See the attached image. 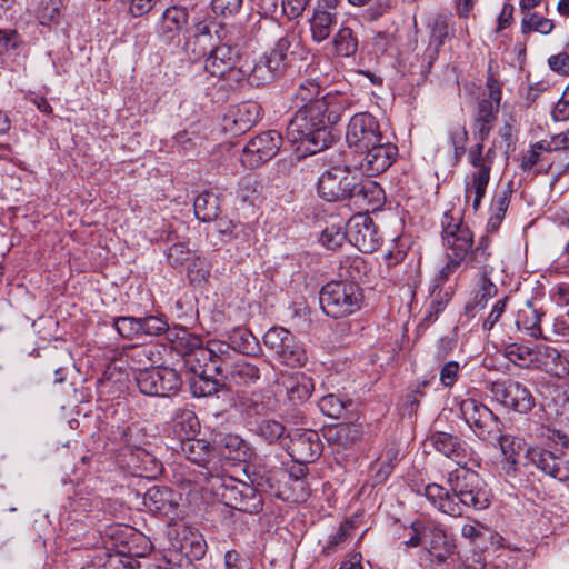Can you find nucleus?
Masks as SVG:
<instances>
[{
    "instance_id": "nucleus-1",
    "label": "nucleus",
    "mask_w": 569,
    "mask_h": 569,
    "mask_svg": "<svg viewBox=\"0 0 569 569\" xmlns=\"http://www.w3.org/2000/svg\"><path fill=\"white\" fill-rule=\"evenodd\" d=\"M320 86L313 79L303 80L295 91L292 102L297 108L287 124L286 138L297 144L300 157L315 154L329 148L333 142L330 126L340 121L343 112L352 106L351 99L340 92L322 97Z\"/></svg>"
},
{
    "instance_id": "nucleus-2",
    "label": "nucleus",
    "mask_w": 569,
    "mask_h": 569,
    "mask_svg": "<svg viewBox=\"0 0 569 569\" xmlns=\"http://www.w3.org/2000/svg\"><path fill=\"white\" fill-rule=\"evenodd\" d=\"M433 448L462 467L448 473L446 487L429 483L425 496L439 511L461 517L470 510H483L489 507L490 493L478 473L465 468L467 465V446L458 437L447 432H435L430 438Z\"/></svg>"
},
{
    "instance_id": "nucleus-3",
    "label": "nucleus",
    "mask_w": 569,
    "mask_h": 569,
    "mask_svg": "<svg viewBox=\"0 0 569 569\" xmlns=\"http://www.w3.org/2000/svg\"><path fill=\"white\" fill-rule=\"evenodd\" d=\"M488 97L481 98L477 104L473 130L475 138L478 143L471 148L468 158L469 162L478 171L473 173L472 178H489L492 159V150L489 149L486 156H482L483 142L488 139L496 121L501 101V88L493 77L487 80Z\"/></svg>"
},
{
    "instance_id": "nucleus-4",
    "label": "nucleus",
    "mask_w": 569,
    "mask_h": 569,
    "mask_svg": "<svg viewBox=\"0 0 569 569\" xmlns=\"http://www.w3.org/2000/svg\"><path fill=\"white\" fill-rule=\"evenodd\" d=\"M441 226L446 262L435 276L433 286L436 288H441L462 266L473 246V233L463 222L460 211H447L442 217Z\"/></svg>"
},
{
    "instance_id": "nucleus-5",
    "label": "nucleus",
    "mask_w": 569,
    "mask_h": 569,
    "mask_svg": "<svg viewBox=\"0 0 569 569\" xmlns=\"http://www.w3.org/2000/svg\"><path fill=\"white\" fill-rule=\"evenodd\" d=\"M499 443L505 459L511 465L518 463L520 458L525 457L530 463L552 478L559 480L568 478L569 471L565 461L552 452L539 448H528L523 439L510 435L501 436Z\"/></svg>"
},
{
    "instance_id": "nucleus-6",
    "label": "nucleus",
    "mask_w": 569,
    "mask_h": 569,
    "mask_svg": "<svg viewBox=\"0 0 569 569\" xmlns=\"http://www.w3.org/2000/svg\"><path fill=\"white\" fill-rule=\"evenodd\" d=\"M207 485L213 496L227 507L248 513H257L262 509V499L256 488L224 475L221 470L208 478Z\"/></svg>"
},
{
    "instance_id": "nucleus-7",
    "label": "nucleus",
    "mask_w": 569,
    "mask_h": 569,
    "mask_svg": "<svg viewBox=\"0 0 569 569\" xmlns=\"http://www.w3.org/2000/svg\"><path fill=\"white\" fill-rule=\"evenodd\" d=\"M363 295L355 281H331L320 291V305L332 318L347 317L361 308Z\"/></svg>"
},
{
    "instance_id": "nucleus-8",
    "label": "nucleus",
    "mask_w": 569,
    "mask_h": 569,
    "mask_svg": "<svg viewBox=\"0 0 569 569\" xmlns=\"http://www.w3.org/2000/svg\"><path fill=\"white\" fill-rule=\"evenodd\" d=\"M263 343L283 365L301 367L307 361L303 346L283 327L270 328L263 336Z\"/></svg>"
},
{
    "instance_id": "nucleus-9",
    "label": "nucleus",
    "mask_w": 569,
    "mask_h": 569,
    "mask_svg": "<svg viewBox=\"0 0 569 569\" xmlns=\"http://www.w3.org/2000/svg\"><path fill=\"white\" fill-rule=\"evenodd\" d=\"M136 381L140 392L151 397H169L181 387L178 372L166 366L138 369Z\"/></svg>"
},
{
    "instance_id": "nucleus-10",
    "label": "nucleus",
    "mask_w": 569,
    "mask_h": 569,
    "mask_svg": "<svg viewBox=\"0 0 569 569\" xmlns=\"http://www.w3.org/2000/svg\"><path fill=\"white\" fill-rule=\"evenodd\" d=\"M382 141L378 120L369 112H359L351 117L347 130L346 142L355 152L363 153Z\"/></svg>"
},
{
    "instance_id": "nucleus-11",
    "label": "nucleus",
    "mask_w": 569,
    "mask_h": 569,
    "mask_svg": "<svg viewBox=\"0 0 569 569\" xmlns=\"http://www.w3.org/2000/svg\"><path fill=\"white\" fill-rule=\"evenodd\" d=\"M492 397L505 408L518 413L529 412L536 405L531 391L515 380H498L490 385Z\"/></svg>"
},
{
    "instance_id": "nucleus-12",
    "label": "nucleus",
    "mask_w": 569,
    "mask_h": 569,
    "mask_svg": "<svg viewBox=\"0 0 569 569\" xmlns=\"http://www.w3.org/2000/svg\"><path fill=\"white\" fill-rule=\"evenodd\" d=\"M459 410L465 421L481 439L489 438L500 431L498 417L483 403L475 398H466L460 401Z\"/></svg>"
},
{
    "instance_id": "nucleus-13",
    "label": "nucleus",
    "mask_w": 569,
    "mask_h": 569,
    "mask_svg": "<svg viewBox=\"0 0 569 569\" xmlns=\"http://www.w3.org/2000/svg\"><path fill=\"white\" fill-rule=\"evenodd\" d=\"M282 143V136L276 130H269L252 138L243 148L241 163L250 169L261 166L273 158Z\"/></svg>"
},
{
    "instance_id": "nucleus-14",
    "label": "nucleus",
    "mask_w": 569,
    "mask_h": 569,
    "mask_svg": "<svg viewBox=\"0 0 569 569\" xmlns=\"http://www.w3.org/2000/svg\"><path fill=\"white\" fill-rule=\"evenodd\" d=\"M456 541L440 525L428 521L427 533L423 538V550L433 565H443L456 553Z\"/></svg>"
},
{
    "instance_id": "nucleus-15",
    "label": "nucleus",
    "mask_w": 569,
    "mask_h": 569,
    "mask_svg": "<svg viewBox=\"0 0 569 569\" xmlns=\"http://www.w3.org/2000/svg\"><path fill=\"white\" fill-rule=\"evenodd\" d=\"M347 234L349 241L361 252H372L380 246L373 220L363 213L351 217L347 223Z\"/></svg>"
},
{
    "instance_id": "nucleus-16",
    "label": "nucleus",
    "mask_w": 569,
    "mask_h": 569,
    "mask_svg": "<svg viewBox=\"0 0 569 569\" xmlns=\"http://www.w3.org/2000/svg\"><path fill=\"white\" fill-rule=\"evenodd\" d=\"M180 451L189 461L206 470V481L220 470L216 448L204 439L192 437L182 440V442H180Z\"/></svg>"
},
{
    "instance_id": "nucleus-17",
    "label": "nucleus",
    "mask_w": 569,
    "mask_h": 569,
    "mask_svg": "<svg viewBox=\"0 0 569 569\" xmlns=\"http://www.w3.org/2000/svg\"><path fill=\"white\" fill-rule=\"evenodd\" d=\"M287 445L290 457L299 462L307 463L316 460L321 452L319 435L312 430H295L288 435Z\"/></svg>"
},
{
    "instance_id": "nucleus-18",
    "label": "nucleus",
    "mask_w": 569,
    "mask_h": 569,
    "mask_svg": "<svg viewBox=\"0 0 569 569\" xmlns=\"http://www.w3.org/2000/svg\"><path fill=\"white\" fill-rule=\"evenodd\" d=\"M397 152L396 146L382 141L368 150H363L365 158L360 162L361 172L366 178H375L381 174L391 166Z\"/></svg>"
},
{
    "instance_id": "nucleus-19",
    "label": "nucleus",
    "mask_w": 569,
    "mask_h": 569,
    "mask_svg": "<svg viewBox=\"0 0 569 569\" xmlns=\"http://www.w3.org/2000/svg\"><path fill=\"white\" fill-rule=\"evenodd\" d=\"M240 52L229 41L213 46L206 59L204 69L213 77H222L233 64L239 63Z\"/></svg>"
},
{
    "instance_id": "nucleus-20",
    "label": "nucleus",
    "mask_w": 569,
    "mask_h": 569,
    "mask_svg": "<svg viewBox=\"0 0 569 569\" xmlns=\"http://www.w3.org/2000/svg\"><path fill=\"white\" fill-rule=\"evenodd\" d=\"M180 496L172 489L163 486H153L144 493V506L154 513L170 516L179 507Z\"/></svg>"
},
{
    "instance_id": "nucleus-21",
    "label": "nucleus",
    "mask_w": 569,
    "mask_h": 569,
    "mask_svg": "<svg viewBox=\"0 0 569 569\" xmlns=\"http://www.w3.org/2000/svg\"><path fill=\"white\" fill-rule=\"evenodd\" d=\"M355 202L360 207H371L372 210L379 208L385 201V191L376 180H359L351 183V194Z\"/></svg>"
},
{
    "instance_id": "nucleus-22",
    "label": "nucleus",
    "mask_w": 569,
    "mask_h": 569,
    "mask_svg": "<svg viewBox=\"0 0 569 569\" xmlns=\"http://www.w3.org/2000/svg\"><path fill=\"white\" fill-rule=\"evenodd\" d=\"M535 369L543 370L556 377H563L569 372V365L557 349L550 346H537Z\"/></svg>"
},
{
    "instance_id": "nucleus-23",
    "label": "nucleus",
    "mask_w": 569,
    "mask_h": 569,
    "mask_svg": "<svg viewBox=\"0 0 569 569\" xmlns=\"http://www.w3.org/2000/svg\"><path fill=\"white\" fill-rule=\"evenodd\" d=\"M217 449L222 458L236 462H246L252 455L247 441L233 433L220 436Z\"/></svg>"
},
{
    "instance_id": "nucleus-24",
    "label": "nucleus",
    "mask_w": 569,
    "mask_h": 569,
    "mask_svg": "<svg viewBox=\"0 0 569 569\" xmlns=\"http://www.w3.org/2000/svg\"><path fill=\"white\" fill-rule=\"evenodd\" d=\"M281 383L286 389L288 399L293 405L307 401L315 388L312 378L302 372H295L284 377Z\"/></svg>"
},
{
    "instance_id": "nucleus-25",
    "label": "nucleus",
    "mask_w": 569,
    "mask_h": 569,
    "mask_svg": "<svg viewBox=\"0 0 569 569\" xmlns=\"http://www.w3.org/2000/svg\"><path fill=\"white\" fill-rule=\"evenodd\" d=\"M261 106L256 101H244L231 111L233 127L230 128L234 133H243L250 130L261 118Z\"/></svg>"
},
{
    "instance_id": "nucleus-26",
    "label": "nucleus",
    "mask_w": 569,
    "mask_h": 569,
    "mask_svg": "<svg viewBox=\"0 0 569 569\" xmlns=\"http://www.w3.org/2000/svg\"><path fill=\"white\" fill-rule=\"evenodd\" d=\"M295 41L296 37L293 34H286L278 39L270 52L261 57L277 77L286 70L288 66V53Z\"/></svg>"
},
{
    "instance_id": "nucleus-27",
    "label": "nucleus",
    "mask_w": 569,
    "mask_h": 569,
    "mask_svg": "<svg viewBox=\"0 0 569 569\" xmlns=\"http://www.w3.org/2000/svg\"><path fill=\"white\" fill-rule=\"evenodd\" d=\"M336 22V13L326 10L321 4H318L309 20L312 40L318 43L327 40L330 37L332 27Z\"/></svg>"
},
{
    "instance_id": "nucleus-28",
    "label": "nucleus",
    "mask_w": 569,
    "mask_h": 569,
    "mask_svg": "<svg viewBox=\"0 0 569 569\" xmlns=\"http://www.w3.org/2000/svg\"><path fill=\"white\" fill-rule=\"evenodd\" d=\"M449 26L450 18L448 16L439 14L430 23V39L428 48L426 49V54L430 62H432L438 53L440 48L443 46L445 40L449 36Z\"/></svg>"
},
{
    "instance_id": "nucleus-29",
    "label": "nucleus",
    "mask_w": 569,
    "mask_h": 569,
    "mask_svg": "<svg viewBox=\"0 0 569 569\" xmlns=\"http://www.w3.org/2000/svg\"><path fill=\"white\" fill-rule=\"evenodd\" d=\"M268 405V397L260 391H243L233 398L234 408L249 417L263 415Z\"/></svg>"
},
{
    "instance_id": "nucleus-30",
    "label": "nucleus",
    "mask_w": 569,
    "mask_h": 569,
    "mask_svg": "<svg viewBox=\"0 0 569 569\" xmlns=\"http://www.w3.org/2000/svg\"><path fill=\"white\" fill-rule=\"evenodd\" d=\"M198 429L199 420L192 410H176L171 419V430L180 442H182V440L192 438V436L197 432Z\"/></svg>"
},
{
    "instance_id": "nucleus-31",
    "label": "nucleus",
    "mask_w": 569,
    "mask_h": 569,
    "mask_svg": "<svg viewBox=\"0 0 569 569\" xmlns=\"http://www.w3.org/2000/svg\"><path fill=\"white\" fill-rule=\"evenodd\" d=\"M212 356V370L223 376L233 363L234 350L229 342L222 340H210L207 342Z\"/></svg>"
},
{
    "instance_id": "nucleus-32",
    "label": "nucleus",
    "mask_w": 569,
    "mask_h": 569,
    "mask_svg": "<svg viewBox=\"0 0 569 569\" xmlns=\"http://www.w3.org/2000/svg\"><path fill=\"white\" fill-rule=\"evenodd\" d=\"M503 355L516 366L535 369L537 360V347L512 342L505 346Z\"/></svg>"
},
{
    "instance_id": "nucleus-33",
    "label": "nucleus",
    "mask_w": 569,
    "mask_h": 569,
    "mask_svg": "<svg viewBox=\"0 0 569 569\" xmlns=\"http://www.w3.org/2000/svg\"><path fill=\"white\" fill-rule=\"evenodd\" d=\"M188 10L184 7H169L162 13V33L167 34L168 39H173L174 36L187 24Z\"/></svg>"
},
{
    "instance_id": "nucleus-34",
    "label": "nucleus",
    "mask_w": 569,
    "mask_h": 569,
    "mask_svg": "<svg viewBox=\"0 0 569 569\" xmlns=\"http://www.w3.org/2000/svg\"><path fill=\"white\" fill-rule=\"evenodd\" d=\"M318 194L326 201H340L351 194V182L349 180H318Z\"/></svg>"
},
{
    "instance_id": "nucleus-35",
    "label": "nucleus",
    "mask_w": 569,
    "mask_h": 569,
    "mask_svg": "<svg viewBox=\"0 0 569 569\" xmlns=\"http://www.w3.org/2000/svg\"><path fill=\"white\" fill-rule=\"evenodd\" d=\"M184 363L198 378L214 373L212 370V356L208 343L197 351L190 352L189 356L186 357Z\"/></svg>"
},
{
    "instance_id": "nucleus-36",
    "label": "nucleus",
    "mask_w": 569,
    "mask_h": 569,
    "mask_svg": "<svg viewBox=\"0 0 569 569\" xmlns=\"http://www.w3.org/2000/svg\"><path fill=\"white\" fill-rule=\"evenodd\" d=\"M489 239L483 237L479 240L477 247L471 252L469 264L471 268L477 269L481 277H490L493 271V267L489 263L491 252L489 248Z\"/></svg>"
},
{
    "instance_id": "nucleus-37",
    "label": "nucleus",
    "mask_w": 569,
    "mask_h": 569,
    "mask_svg": "<svg viewBox=\"0 0 569 569\" xmlns=\"http://www.w3.org/2000/svg\"><path fill=\"white\" fill-rule=\"evenodd\" d=\"M224 375L229 376L234 383L240 386L252 385L260 378L258 367L244 360L233 362Z\"/></svg>"
},
{
    "instance_id": "nucleus-38",
    "label": "nucleus",
    "mask_w": 569,
    "mask_h": 569,
    "mask_svg": "<svg viewBox=\"0 0 569 569\" xmlns=\"http://www.w3.org/2000/svg\"><path fill=\"white\" fill-rule=\"evenodd\" d=\"M130 463L140 476L147 478L154 477L161 470V466L157 459L142 448L136 449V452L131 453Z\"/></svg>"
},
{
    "instance_id": "nucleus-39",
    "label": "nucleus",
    "mask_w": 569,
    "mask_h": 569,
    "mask_svg": "<svg viewBox=\"0 0 569 569\" xmlns=\"http://www.w3.org/2000/svg\"><path fill=\"white\" fill-rule=\"evenodd\" d=\"M541 316L542 313L528 302L523 309L519 310L516 325L518 329L525 330L531 337H538L541 333Z\"/></svg>"
},
{
    "instance_id": "nucleus-40",
    "label": "nucleus",
    "mask_w": 569,
    "mask_h": 569,
    "mask_svg": "<svg viewBox=\"0 0 569 569\" xmlns=\"http://www.w3.org/2000/svg\"><path fill=\"white\" fill-rule=\"evenodd\" d=\"M332 44L341 57H352L358 50V38L349 27H341L335 34Z\"/></svg>"
},
{
    "instance_id": "nucleus-41",
    "label": "nucleus",
    "mask_w": 569,
    "mask_h": 569,
    "mask_svg": "<svg viewBox=\"0 0 569 569\" xmlns=\"http://www.w3.org/2000/svg\"><path fill=\"white\" fill-rule=\"evenodd\" d=\"M230 346L237 353L251 355L258 347L256 337L244 328H237L229 336Z\"/></svg>"
},
{
    "instance_id": "nucleus-42",
    "label": "nucleus",
    "mask_w": 569,
    "mask_h": 569,
    "mask_svg": "<svg viewBox=\"0 0 569 569\" xmlns=\"http://www.w3.org/2000/svg\"><path fill=\"white\" fill-rule=\"evenodd\" d=\"M476 290L472 301L466 306L467 311H473L475 309H483L489 299L493 298L497 292V286L490 280L489 277H480V281Z\"/></svg>"
},
{
    "instance_id": "nucleus-43",
    "label": "nucleus",
    "mask_w": 569,
    "mask_h": 569,
    "mask_svg": "<svg viewBox=\"0 0 569 569\" xmlns=\"http://www.w3.org/2000/svg\"><path fill=\"white\" fill-rule=\"evenodd\" d=\"M212 30L214 31L217 38L219 40H223L226 37V30L223 27L211 22V21H197L193 23V26L188 30L189 37L184 43V48L188 51L191 44L190 38H211Z\"/></svg>"
},
{
    "instance_id": "nucleus-44",
    "label": "nucleus",
    "mask_w": 569,
    "mask_h": 569,
    "mask_svg": "<svg viewBox=\"0 0 569 569\" xmlns=\"http://www.w3.org/2000/svg\"><path fill=\"white\" fill-rule=\"evenodd\" d=\"M194 213L201 221H211L218 214V200L212 193H202L194 199Z\"/></svg>"
},
{
    "instance_id": "nucleus-45",
    "label": "nucleus",
    "mask_w": 569,
    "mask_h": 569,
    "mask_svg": "<svg viewBox=\"0 0 569 569\" xmlns=\"http://www.w3.org/2000/svg\"><path fill=\"white\" fill-rule=\"evenodd\" d=\"M553 29V22L550 19L538 16L535 12H528L521 20V32L528 34L532 31L541 34H549Z\"/></svg>"
},
{
    "instance_id": "nucleus-46",
    "label": "nucleus",
    "mask_w": 569,
    "mask_h": 569,
    "mask_svg": "<svg viewBox=\"0 0 569 569\" xmlns=\"http://www.w3.org/2000/svg\"><path fill=\"white\" fill-rule=\"evenodd\" d=\"M347 238V230L343 229L341 222H338L331 223L323 229L320 242L330 250H337L343 244Z\"/></svg>"
},
{
    "instance_id": "nucleus-47",
    "label": "nucleus",
    "mask_w": 569,
    "mask_h": 569,
    "mask_svg": "<svg viewBox=\"0 0 569 569\" xmlns=\"http://www.w3.org/2000/svg\"><path fill=\"white\" fill-rule=\"evenodd\" d=\"M117 437L133 450L141 448L146 440V433L139 423L119 427Z\"/></svg>"
},
{
    "instance_id": "nucleus-48",
    "label": "nucleus",
    "mask_w": 569,
    "mask_h": 569,
    "mask_svg": "<svg viewBox=\"0 0 569 569\" xmlns=\"http://www.w3.org/2000/svg\"><path fill=\"white\" fill-rule=\"evenodd\" d=\"M284 426L274 419H263L256 426V433L269 443L279 440L284 433Z\"/></svg>"
},
{
    "instance_id": "nucleus-49",
    "label": "nucleus",
    "mask_w": 569,
    "mask_h": 569,
    "mask_svg": "<svg viewBox=\"0 0 569 569\" xmlns=\"http://www.w3.org/2000/svg\"><path fill=\"white\" fill-rule=\"evenodd\" d=\"M249 74H250V84L254 87H260L271 82L277 78L274 72L269 68V66L260 58L253 66L248 64Z\"/></svg>"
},
{
    "instance_id": "nucleus-50",
    "label": "nucleus",
    "mask_w": 569,
    "mask_h": 569,
    "mask_svg": "<svg viewBox=\"0 0 569 569\" xmlns=\"http://www.w3.org/2000/svg\"><path fill=\"white\" fill-rule=\"evenodd\" d=\"M174 140L178 152L183 157L198 154V149L202 142L200 137H192L187 130L178 132Z\"/></svg>"
},
{
    "instance_id": "nucleus-51",
    "label": "nucleus",
    "mask_w": 569,
    "mask_h": 569,
    "mask_svg": "<svg viewBox=\"0 0 569 569\" xmlns=\"http://www.w3.org/2000/svg\"><path fill=\"white\" fill-rule=\"evenodd\" d=\"M113 328L126 339H134L140 337V318L136 317H118L113 319Z\"/></svg>"
},
{
    "instance_id": "nucleus-52",
    "label": "nucleus",
    "mask_w": 569,
    "mask_h": 569,
    "mask_svg": "<svg viewBox=\"0 0 569 569\" xmlns=\"http://www.w3.org/2000/svg\"><path fill=\"white\" fill-rule=\"evenodd\" d=\"M321 412L330 418H340L346 409V402L333 393L323 396L319 400Z\"/></svg>"
},
{
    "instance_id": "nucleus-53",
    "label": "nucleus",
    "mask_w": 569,
    "mask_h": 569,
    "mask_svg": "<svg viewBox=\"0 0 569 569\" xmlns=\"http://www.w3.org/2000/svg\"><path fill=\"white\" fill-rule=\"evenodd\" d=\"M140 336H159L168 330V322L166 319L156 316L140 318Z\"/></svg>"
},
{
    "instance_id": "nucleus-54",
    "label": "nucleus",
    "mask_w": 569,
    "mask_h": 569,
    "mask_svg": "<svg viewBox=\"0 0 569 569\" xmlns=\"http://www.w3.org/2000/svg\"><path fill=\"white\" fill-rule=\"evenodd\" d=\"M243 0H211L212 11L220 17L230 18L238 14Z\"/></svg>"
},
{
    "instance_id": "nucleus-55",
    "label": "nucleus",
    "mask_w": 569,
    "mask_h": 569,
    "mask_svg": "<svg viewBox=\"0 0 569 569\" xmlns=\"http://www.w3.org/2000/svg\"><path fill=\"white\" fill-rule=\"evenodd\" d=\"M224 79L229 86H239L243 81H247L250 83V74H249V67L246 63H241L239 60V63L233 64L226 74L221 77Z\"/></svg>"
},
{
    "instance_id": "nucleus-56",
    "label": "nucleus",
    "mask_w": 569,
    "mask_h": 569,
    "mask_svg": "<svg viewBox=\"0 0 569 569\" xmlns=\"http://www.w3.org/2000/svg\"><path fill=\"white\" fill-rule=\"evenodd\" d=\"M489 180H471L466 183V199L472 198V207L478 209L480 202L486 193Z\"/></svg>"
},
{
    "instance_id": "nucleus-57",
    "label": "nucleus",
    "mask_w": 569,
    "mask_h": 569,
    "mask_svg": "<svg viewBox=\"0 0 569 569\" xmlns=\"http://www.w3.org/2000/svg\"><path fill=\"white\" fill-rule=\"evenodd\" d=\"M538 149H545L546 152L569 149V130L551 137L550 140L537 142Z\"/></svg>"
},
{
    "instance_id": "nucleus-58",
    "label": "nucleus",
    "mask_w": 569,
    "mask_h": 569,
    "mask_svg": "<svg viewBox=\"0 0 569 569\" xmlns=\"http://www.w3.org/2000/svg\"><path fill=\"white\" fill-rule=\"evenodd\" d=\"M210 274L209 264L204 259L196 258L188 267V277L193 283H201Z\"/></svg>"
},
{
    "instance_id": "nucleus-59",
    "label": "nucleus",
    "mask_w": 569,
    "mask_h": 569,
    "mask_svg": "<svg viewBox=\"0 0 569 569\" xmlns=\"http://www.w3.org/2000/svg\"><path fill=\"white\" fill-rule=\"evenodd\" d=\"M512 193V181H509L507 184L501 186L495 196L493 203H492V211L506 214V211L508 209L510 197Z\"/></svg>"
},
{
    "instance_id": "nucleus-60",
    "label": "nucleus",
    "mask_w": 569,
    "mask_h": 569,
    "mask_svg": "<svg viewBox=\"0 0 569 569\" xmlns=\"http://www.w3.org/2000/svg\"><path fill=\"white\" fill-rule=\"evenodd\" d=\"M177 338V348L184 353V358L189 356L190 352H194L203 347L202 341L198 336L191 335L186 330H182L181 335Z\"/></svg>"
},
{
    "instance_id": "nucleus-61",
    "label": "nucleus",
    "mask_w": 569,
    "mask_h": 569,
    "mask_svg": "<svg viewBox=\"0 0 569 569\" xmlns=\"http://www.w3.org/2000/svg\"><path fill=\"white\" fill-rule=\"evenodd\" d=\"M23 43L21 36L12 29H0V54L16 50Z\"/></svg>"
},
{
    "instance_id": "nucleus-62",
    "label": "nucleus",
    "mask_w": 569,
    "mask_h": 569,
    "mask_svg": "<svg viewBox=\"0 0 569 569\" xmlns=\"http://www.w3.org/2000/svg\"><path fill=\"white\" fill-rule=\"evenodd\" d=\"M122 4L127 6L128 12L134 17L139 18L147 13H149L158 0H119Z\"/></svg>"
},
{
    "instance_id": "nucleus-63",
    "label": "nucleus",
    "mask_w": 569,
    "mask_h": 569,
    "mask_svg": "<svg viewBox=\"0 0 569 569\" xmlns=\"http://www.w3.org/2000/svg\"><path fill=\"white\" fill-rule=\"evenodd\" d=\"M190 258V250L184 243L172 244L167 252V259L173 267L183 266Z\"/></svg>"
},
{
    "instance_id": "nucleus-64",
    "label": "nucleus",
    "mask_w": 569,
    "mask_h": 569,
    "mask_svg": "<svg viewBox=\"0 0 569 569\" xmlns=\"http://www.w3.org/2000/svg\"><path fill=\"white\" fill-rule=\"evenodd\" d=\"M460 365L457 361L446 362L439 373L440 382L446 388H451L458 380Z\"/></svg>"
}]
</instances>
